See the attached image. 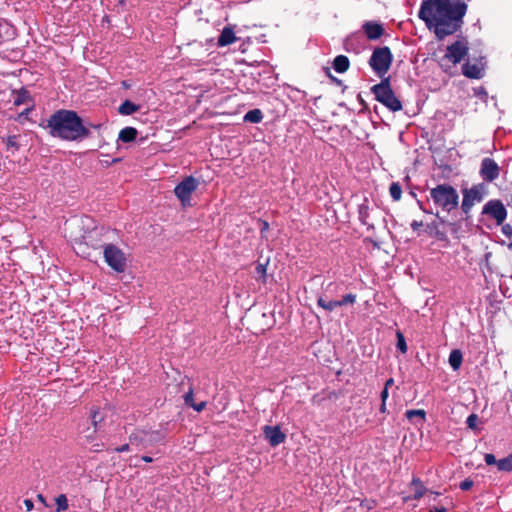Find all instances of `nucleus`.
<instances>
[{"label":"nucleus","mask_w":512,"mask_h":512,"mask_svg":"<svg viewBox=\"0 0 512 512\" xmlns=\"http://www.w3.org/2000/svg\"><path fill=\"white\" fill-rule=\"evenodd\" d=\"M410 226H411L413 231H418L423 226V222L422 221L414 220V221H412Z\"/></svg>","instance_id":"nucleus-41"},{"label":"nucleus","mask_w":512,"mask_h":512,"mask_svg":"<svg viewBox=\"0 0 512 512\" xmlns=\"http://www.w3.org/2000/svg\"><path fill=\"white\" fill-rule=\"evenodd\" d=\"M389 192L394 201H399L402 196V188L398 182H393L389 187Z\"/></svg>","instance_id":"nucleus-31"},{"label":"nucleus","mask_w":512,"mask_h":512,"mask_svg":"<svg viewBox=\"0 0 512 512\" xmlns=\"http://www.w3.org/2000/svg\"><path fill=\"white\" fill-rule=\"evenodd\" d=\"M260 222V231L261 233L263 234L264 232H266L268 229H269V223L265 220H259Z\"/></svg>","instance_id":"nucleus-43"},{"label":"nucleus","mask_w":512,"mask_h":512,"mask_svg":"<svg viewBox=\"0 0 512 512\" xmlns=\"http://www.w3.org/2000/svg\"><path fill=\"white\" fill-rule=\"evenodd\" d=\"M429 512H448V510L444 507H441V508L434 507V508L430 509Z\"/></svg>","instance_id":"nucleus-51"},{"label":"nucleus","mask_w":512,"mask_h":512,"mask_svg":"<svg viewBox=\"0 0 512 512\" xmlns=\"http://www.w3.org/2000/svg\"><path fill=\"white\" fill-rule=\"evenodd\" d=\"M363 31L366 35V37L369 40H377L382 37L384 34V28L382 24L378 22L368 21L365 22L362 26Z\"/></svg>","instance_id":"nucleus-15"},{"label":"nucleus","mask_w":512,"mask_h":512,"mask_svg":"<svg viewBox=\"0 0 512 512\" xmlns=\"http://www.w3.org/2000/svg\"><path fill=\"white\" fill-rule=\"evenodd\" d=\"M502 231L505 235L511 236L512 234V227L510 225L503 226Z\"/></svg>","instance_id":"nucleus-48"},{"label":"nucleus","mask_w":512,"mask_h":512,"mask_svg":"<svg viewBox=\"0 0 512 512\" xmlns=\"http://www.w3.org/2000/svg\"><path fill=\"white\" fill-rule=\"evenodd\" d=\"M410 486L413 490V499L415 500H419L426 492V488L419 478H413Z\"/></svg>","instance_id":"nucleus-23"},{"label":"nucleus","mask_w":512,"mask_h":512,"mask_svg":"<svg viewBox=\"0 0 512 512\" xmlns=\"http://www.w3.org/2000/svg\"><path fill=\"white\" fill-rule=\"evenodd\" d=\"M497 468L499 471L511 472L512 471V454L498 460Z\"/></svg>","instance_id":"nucleus-29"},{"label":"nucleus","mask_w":512,"mask_h":512,"mask_svg":"<svg viewBox=\"0 0 512 512\" xmlns=\"http://www.w3.org/2000/svg\"><path fill=\"white\" fill-rule=\"evenodd\" d=\"M24 505H25L27 511H31L34 507V504H33L32 500H30V499H25Z\"/></svg>","instance_id":"nucleus-46"},{"label":"nucleus","mask_w":512,"mask_h":512,"mask_svg":"<svg viewBox=\"0 0 512 512\" xmlns=\"http://www.w3.org/2000/svg\"><path fill=\"white\" fill-rule=\"evenodd\" d=\"M369 210V201L367 198H364L363 202L358 205V218L359 221L366 226H372L368 221Z\"/></svg>","instance_id":"nucleus-20"},{"label":"nucleus","mask_w":512,"mask_h":512,"mask_svg":"<svg viewBox=\"0 0 512 512\" xmlns=\"http://www.w3.org/2000/svg\"><path fill=\"white\" fill-rule=\"evenodd\" d=\"M236 41L237 37L233 28L230 26H225L218 37L217 45L219 47H224L233 44Z\"/></svg>","instance_id":"nucleus-17"},{"label":"nucleus","mask_w":512,"mask_h":512,"mask_svg":"<svg viewBox=\"0 0 512 512\" xmlns=\"http://www.w3.org/2000/svg\"><path fill=\"white\" fill-rule=\"evenodd\" d=\"M15 139H16V137H15V136H13V137H9V139H8V145H9V146H10V145H11V146H14V145H15Z\"/></svg>","instance_id":"nucleus-52"},{"label":"nucleus","mask_w":512,"mask_h":512,"mask_svg":"<svg viewBox=\"0 0 512 512\" xmlns=\"http://www.w3.org/2000/svg\"><path fill=\"white\" fill-rule=\"evenodd\" d=\"M438 225L436 222H432V223H429L427 224V228L430 229V230H435V235L438 239H444V234L441 233L438 229H437Z\"/></svg>","instance_id":"nucleus-39"},{"label":"nucleus","mask_w":512,"mask_h":512,"mask_svg":"<svg viewBox=\"0 0 512 512\" xmlns=\"http://www.w3.org/2000/svg\"><path fill=\"white\" fill-rule=\"evenodd\" d=\"M152 435L153 433L138 429L130 434L129 440L132 445L145 447L147 442H151Z\"/></svg>","instance_id":"nucleus-16"},{"label":"nucleus","mask_w":512,"mask_h":512,"mask_svg":"<svg viewBox=\"0 0 512 512\" xmlns=\"http://www.w3.org/2000/svg\"><path fill=\"white\" fill-rule=\"evenodd\" d=\"M263 435L272 447H276L286 441V434L282 432L280 426L265 425Z\"/></svg>","instance_id":"nucleus-14"},{"label":"nucleus","mask_w":512,"mask_h":512,"mask_svg":"<svg viewBox=\"0 0 512 512\" xmlns=\"http://www.w3.org/2000/svg\"><path fill=\"white\" fill-rule=\"evenodd\" d=\"M392 62L393 54L387 46L375 48L369 59L370 67L382 79L385 78L384 76L389 71Z\"/></svg>","instance_id":"nucleus-6"},{"label":"nucleus","mask_w":512,"mask_h":512,"mask_svg":"<svg viewBox=\"0 0 512 512\" xmlns=\"http://www.w3.org/2000/svg\"><path fill=\"white\" fill-rule=\"evenodd\" d=\"M468 52V41L465 38L456 40L447 46L445 54L439 59V66L445 73H451L457 64L469 57Z\"/></svg>","instance_id":"nucleus-4"},{"label":"nucleus","mask_w":512,"mask_h":512,"mask_svg":"<svg viewBox=\"0 0 512 512\" xmlns=\"http://www.w3.org/2000/svg\"><path fill=\"white\" fill-rule=\"evenodd\" d=\"M388 396H389L388 390L383 388V390L381 391V394H380L381 402H386Z\"/></svg>","instance_id":"nucleus-47"},{"label":"nucleus","mask_w":512,"mask_h":512,"mask_svg":"<svg viewBox=\"0 0 512 512\" xmlns=\"http://www.w3.org/2000/svg\"><path fill=\"white\" fill-rule=\"evenodd\" d=\"M483 214H487L502 224L507 217V210L500 200H490L483 207Z\"/></svg>","instance_id":"nucleus-12"},{"label":"nucleus","mask_w":512,"mask_h":512,"mask_svg":"<svg viewBox=\"0 0 512 512\" xmlns=\"http://www.w3.org/2000/svg\"><path fill=\"white\" fill-rule=\"evenodd\" d=\"M105 417V414L101 411L99 407H91L89 418L95 430H98L100 428V425L104 422Z\"/></svg>","instance_id":"nucleus-19"},{"label":"nucleus","mask_w":512,"mask_h":512,"mask_svg":"<svg viewBox=\"0 0 512 512\" xmlns=\"http://www.w3.org/2000/svg\"><path fill=\"white\" fill-rule=\"evenodd\" d=\"M435 216L439 219L440 223L447 224L451 233L456 234L459 229V225L455 222H446L442 217L439 216V212L435 213Z\"/></svg>","instance_id":"nucleus-34"},{"label":"nucleus","mask_w":512,"mask_h":512,"mask_svg":"<svg viewBox=\"0 0 512 512\" xmlns=\"http://www.w3.org/2000/svg\"><path fill=\"white\" fill-rule=\"evenodd\" d=\"M57 505V512L65 511L68 509V500L65 494H60L55 499Z\"/></svg>","instance_id":"nucleus-32"},{"label":"nucleus","mask_w":512,"mask_h":512,"mask_svg":"<svg viewBox=\"0 0 512 512\" xmlns=\"http://www.w3.org/2000/svg\"><path fill=\"white\" fill-rule=\"evenodd\" d=\"M449 364L452 367L454 371H457L462 364L463 361V355L462 352L458 349H454L451 351L449 355Z\"/></svg>","instance_id":"nucleus-25"},{"label":"nucleus","mask_w":512,"mask_h":512,"mask_svg":"<svg viewBox=\"0 0 512 512\" xmlns=\"http://www.w3.org/2000/svg\"><path fill=\"white\" fill-rule=\"evenodd\" d=\"M38 499L44 502V497L41 494L38 495Z\"/></svg>","instance_id":"nucleus-57"},{"label":"nucleus","mask_w":512,"mask_h":512,"mask_svg":"<svg viewBox=\"0 0 512 512\" xmlns=\"http://www.w3.org/2000/svg\"><path fill=\"white\" fill-rule=\"evenodd\" d=\"M425 415H426V413L422 409H411V410H407L405 413V416L408 419H412L413 417H416V416H419L422 419H425Z\"/></svg>","instance_id":"nucleus-35"},{"label":"nucleus","mask_w":512,"mask_h":512,"mask_svg":"<svg viewBox=\"0 0 512 512\" xmlns=\"http://www.w3.org/2000/svg\"><path fill=\"white\" fill-rule=\"evenodd\" d=\"M184 402L187 406L193 408L197 412L203 411L207 405L205 401H202L200 403H196L194 401V392L191 385L189 387V390L184 394Z\"/></svg>","instance_id":"nucleus-18"},{"label":"nucleus","mask_w":512,"mask_h":512,"mask_svg":"<svg viewBox=\"0 0 512 512\" xmlns=\"http://www.w3.org/2000/svg\"><path fill=\"white\" fill-rule=\"evenodd\" d=\"M485 194L484 184L473 185L471 188L463 190V199L461 203V209L466 215V218L470 217V211L476 202H481Z\"/></svg>","instance_id":"nucleus-10"},{"label":"nucleus","mask_w":512,"mask_h":512,"mask_svg":"<svg viewBox=\"0 0 512 512\" xmlns=\"http://www.w3.org/2000/svg\"><path fill=\"white\" fill-rule=\"evenodd\" d=\"M198 186L199 182L193 176L185 177L175 186L174 193L184 207L190 205L191 195L197 190Z\"/></svg>","instance_id":"nucleus-11"},{"label":"nucleus","mask_w":512,"mask_h":512,"mask_svg":"<svg viewBox=\"0 0 512 512\" xmlns=\"http://www.w3.org/2000/svg\"><path fill=\"white\" fill-rule=\"evenodd\" d=\"M7 24L6 20L3 19V18H0V45L3 44L4 40H3V34H2V29L4 28V26Z\"/></svg>","instance_id":"nucleus-42"},{"label":"nucleus","mask_w":512,"mask_h":512,"mask_svg":"<svg viewBox=\"0 0 512 512\" xmlns=\"http://www.w3.org/2000/svg\"><path fill=\"white\" fill-rule=\"evenodd\" d=\"M129 449H130L129 444H123L122 446L117 447V448H115L114 450H115L116 452H118V453H122V452H127V451H129Z\"/></svg>","instance_id":"nucleus-44"},{"label":"nucleus","mask_w":512,"mask_h":512,"mask_svg":"<svg viewBox=\"0 0 512 512\" xmlns=\"http://www.w3.org/2000/svg\"><path fill=\"white\" fill-rule=\"evenodd\" d=\"M263 119V113L260 109L256 108V109H252V110H249L245 115H244V121L245 122H249V123H260Z\"/></svg>","instance_id":"nucleus-28"},{"label":"nucleus","mask_w":512,"mask_h":512,"mask_svg":"<svg viewBox=\"0 0 512 512\" xmlns=\"http://www.w3.org/2000/svg\"><path fill=\"white\" fill-rule=\"evenodd\" d=\"M103 257L106 264L116 273H123L127 267L125 253L112 242L105 246Z\"/></svg>","instance_id":"nucleus-7"},{"label":"nucleus","mask_w":512,"mask_h":512,"mask_svg":"<svg viewBox=\"0 0 512 512\" xmlns=\"http://www.w3.org/2000/svg\"><path fill=\"white\" fill-rule=\"evenodd\" d=\"M462 74L469 79H482L485 76L486 60L485 56L479 55L468 57L462 64Z\"/></svg>","instance_id":"nucleus-9"},{"label":"nucleus","mask_w":512,"mask_h":512,"mask_svg":"<svg viewBox=\"0 0 512 512\" xmlns=\"http://www.w3.org/2000/svg\"><path fill=\"white\" fill-rule=\"evenodd\" d=\"M500 175V167L496 161L486 157L481 161L480 176L486 182H493Z\"/></svg>","instance_id":"nucleus-13"},{"label":"nucleus","mask_w":512,"mask_h":512,"mask_svg":"<svg viewBox=\"0 0 512 512\" xmlns=\"http://www.w3.org/2000/svg\"><path fill=\"white\" fill-rule=\"evenodd\" d=\"M356 301V295L355 294H346L342 297L341 300H339L340 302V306H343V305H348V304H354Z\"/></svg>","instance_id":"nucleus-36"},{"label":"nucleus","mask_w":512,"mask_h":512,"mask_svg":"<svg viewBox=\"0 0 512 512\" xmlns=\"http://www.w3.org/2000/svg\"><path fill=\"white\" fill-rule=\"evenodd\" d=\"M97 431H98V430H95V429L93 428V430H92L91 432H89L88 434H86V435H85L86 439H87L88 441H93V440L95 439V435H96V432H97Z\"/></svg>","instance_id":"nucleus-45"},{"label":"nucleus","mask_w":512,"mask_h":512,"mask_svg":"<svg viewBox=\"0 0 512 512\" xmlns=\"http://www.w3.org/2000/svg\"><path fill=\"white\" fill-rule=\"evenodd\" d=\"M475 94L477 96L487 95L486 90L483 87H479L478 89H475Z\"/></svg>","instance_id":"nucleus-49"},{"label":"nucleus","mask_w":512,"mask_h":512,"mask_svg":"<svg viewBox=\"0 0 512 512\" xmlns=\"http://www.w3.org/2000/svg\"><path fill=\"white\" fill-rule=\"evenodd\" d=\"M394 384V379L393 378H389L388 380H386L385 384H384V389H387L389 390V388Z\"/></svg>","instance_id":"nucleus-50"},{"label":"nucleus","mask_w":512,"mask_h":512,"mask_svg":"<svg viewBox=\"0 0 512 512\" xmlns=\"http://www.w3.org/2000/svg\"><path fill=\"white\" fill-rule=\"evenodd\" d=\"M430 198L434 205L442 211L450 213L459 205V195L456 189L450 184H438L430 189Z\"/></svg>","instance_id":"nucleus-3"},{"label":"nucleus","mask_w":512,"mask_h":512,"mask_svg":"<svg viewBox=\"0 0 512 512\" xmlns=\"http://www.w3.org/2000/svg\"><path fill=\"white\" fill-rule=\"evenodd\" d=\"M142 460H143V461H145V462H147V463H150V462H152V461H153V460H152V458H151V457H149V456H142Z\"/></svg>","instance_id":"nucleus-54"},{"label":"nucleus","mask_w":512,"mask_h":512,"mask_svg":"<svg viewBox=\"0 0 512 512\" xmlns=\"http://www.w3.org/2000/svg\"><path fill=\"white\" fill-rule=\"evenodd\" d=\"M474 485V482L470 478H466L459 484V488L463 491L470 490Z\"/></svg>","instance_id":"nucleus-38"},{"label":"nucleus","mask_w":512,"mask_h":512,"mask_svg":"<svg viewBox=\"0 0 512 512\" xmlns=\"http://www.w3.org/2000/svg\"><path fill=\"white\" fill-rule=\"evenodd\" d=\"M47 128L52 137L65 141H78L89 137L90 130L82 118L73 110L60 109L47 120Z\"/></svg>","instance_id":"nucleus-2"},{"label":"nucleus","mask_w":512,"mask_h":512,"mask_svg":"<svg viewBox=\"0 0 512 512\" xmlns=\"http://www.w3.org/2000/svg\"><path fill=\"white\" fill-rule=\"evenodd\" d=\"M28 99H29V92L26 89L21 88L16 93V96L14 97V100H13V104L15 106H20V105L26 103Z\"/></svg>","instance_id":"nucleus-30"},{"label":"nucleus","mask_w":512,"mask_h":512,"mask_svg":"<svg viewBox=\"0 0 512 512\" xmlns=\"http://www.w3.org/2000/svg\"><path fill=\"white\" fill-rule=\"evenodd\" d=\"M418 204H419L420 209H421L423 212H425V213H430L429 211H427L426 209H424V207H423V205H422V203H421L420 201H418Z\"/></svg>","instance_id":"nucleus-55"},{"label":"nucleus","mask_w":512,"mask_h":512,"mask_svg":"<svg viewBox=\"0 0 512 512\" xmlns=\"http://www.w3.org/2000/svg\"><path fill=\"white\" fill-rule=\"evenodd\" d=\"M140 109L139 105H136L130 100H125L118 108V112L121 115H131Z\"/></svg>","instance_id":"nucleus-26"},{"label":"nucleus","mask_w":512,"mask_h":512,"mask_svg":"<svg viewBox=\"0 0 512 512\" xmlns=\"http://www.w3.org/2000/svg\"><path fill=\"white\" fill-rule=\"evenodd\" d=\"M371 91L375 99L389 110L393 112L402 110V103L391 88L390 76L383 78L380 83L372 86Z\"/></svg>","instance_id":"nucleus-5"},{"label":"nucleus","mask_w":512,"mask_h":512,"mask_svg":"<svg viewBox=\"0 0 512 512\" xmlns=\"http://www.w3.org/2000/svg\"><path fill=\"white\" fill-rule=\"evenodd\" d=\"M467 8L463 0H424L418 16L438 40H443L461 29Z\"/></svg>","instance_id":"nucleus-1"},{"label":"nucleus","mask_w":512,"mask_h":512,"mask_svg":"<svg viewBox=\"0 0 512 512\" xmlns=\"http://www.w3.org/2000/svg\"><path fill=\"white\" fill-rule=\"evenodd\" d=\"M269 264V259H266L264 262H257L255 267V272L258 275L257 280L263 284L267 283V266Z\"/></svg>","instance_id":"nucleus-24"},{"label":"nucleus","mask_w":512,"mask_h":512,"mask_svg":"<svg viewBox=\"0 0 512 512\" xmlns=\"http://www.w3.org/2000/svg\"><path fill=\"white\" fill-rule=\"evenodd\" d=\"M317 304L319 307L329 312L335 310L338 307H341L339 300L327 301L323 296L318 297Z\"/></svg>","instance_id":"nucleus-27"},{"label":"nucleus","mask_w":512,"mask_h":512,"mask_svg":"<svg viewBox=\"0 0 512 512\" xmlns=\"http://www.w3.org/2000/svg\"><path fill=\"white\" fill-rule=\"evenodd\" d=\"M386 411H387V409H386V402H381L380 412L385 413Z\"/></svg>","instance_id":"nucleus-53"},{"label":"nucleus","mask_w":512,"mask_h":512,"mask_svg":"<svg viewBox=\"0 0 512 512\" xmlns=\"http://www.w3.org/2000/svg\"><path fill=\"white\" fill-rule=\"evenodd\" d=\"M138 131L134 127H125L120 130L118 139L123 143H130L137 138Z\"/></svg>","instance_id":"nucleus-21"},{"label":"nucleus","mask_w":512,"mask_h":512,"mask_svg":"<svg viewBox=\"0 0 512 512\" xmlns=\"http://www.w3.org/2000/svg\"><path fill=\"white\" fill-rule=\"evenodd\" d=\"M332 79L335 81V83L341 84V80H338L337 78H334V77Z\"/></svg>","instance_id":"nucleus-56"},{"label":"nucleus","mask_w":512,"mask_h":512,"mask_svg":"<svg viewBox=\"0 0 512 512\" xmlns=\"http://www.w3.org/2000/svg\"><path fill=\"white\" fill-rule=\"evenodd\" d=\"M478 416L476 414H471L467 417L466 423L467 426L474 430L477 428Z\"/></svg>","instance_id":"nucleus-37"},{"label":"nucleus","mask_w":512,"mask_h":512,"mask_svg":"<svg viewBox=\"0 0 512 512\" xmlns=\"http://www.w3.org/2000/svg\"><path fill=\"white\" fill-rule=\"evenodd\" d=\"M396 336H397V348L402 353H406L407 352V344H406L404 335L400 331H397Z\"/></svg>","instance_id":"nucleus-33"},{"label":"nucleus","mask_w":512,"mask_h":512,"mask_svg":"<svg viewBox=\"0 0 512 512\" xmlns=\"http://www.w3.org/2000/svg\"><path fill=\"white\" fill-rule=\"evenodd\" d=\"M115 231L106 227H95L86 236H84L85 243L93 249L105 250V246L110 244L114 238Z\"/></svg>","instance_id":"nucleus-8"},{"label":"nucleus","mask_w":512,"mask_h":512,"mask_svg":"<svg viewBox=\"0 0 512 512\" xmlns=\"http://www.w3.org/2000/svg\"><path fill=\"white\" fill-rule=\"evenodd\" d=\"M485 463L487 465H497L496 457L491 453H486L484 456Z\"/></svg>","instance_id":"nucleus-40"},{"label":"nucleus","mask_w":512,"mask_h":512,"mask_svg":"<svg viewBox=\"0 0 512 512\" xmlns=\"http://www.w3.org/2000/svg\"><path fill=\"white\" fill-rule=\"evenodd\" d=\"M350 61L345 55H338L334 58L333 68L338 73H344L349 69Z\"/></svg>","instance_id":"nucleus-22"}]
</instances>
